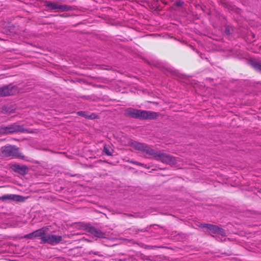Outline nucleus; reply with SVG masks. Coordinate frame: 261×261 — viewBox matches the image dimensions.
I'll return each mask as SVG.
<instances>
[{"mask_svg": "<svg viewBox=\"0 0 261 261\" xmlns=\"http://www.w3.org/2000/svg\"><path fill=\"white\" fill-rule=\"evenodd\" d=\"M132 146L136 149L142 151L148 155H151L156 160L167 164H171L174 162V159L171 155L155 152L153 149L145 144L134 141L132 143Z\"/></svg>", "mask_w": 261, "mask_h": 261, "instance_id": "obj_1", "label": "nucleus"}, {"mask_svg": "<svg viewBox=\"0 0 261 261\" xmlns=\"http://www.w3.org/2000/svg\"><path fill=\"white\" fill-rule=\"evenodd\" d=\"M126 114L132 118L137 119H153L158 116V113L154 112L133 108L127 109L126 110Z\"/></svg>", "mask_w": 261, "mask_h": 261, "instance_id": "obj_2", "label": "nucleus"}, {"mask_svg": "<svg viewBox=\"0 0 261 261\" xmlns=\"http://www.w3.org/2000/svg\"><path fill=\"white\" fill-rule=\"evenodd\" d=\"M200 227L207 230L209 233L219 234L222 236L225 235V231L222 228L213 224L201 223Z\"/></svg>", "mask_w": 261, "mask_h": 261, "instance_id": "obj_3", "label": "nucleus"}, {"mask_svg": "<svg viewBox=\"0 0 261 261\" xmlns=\"http://www.w3.org/2000/svg\"><path fill=\"white\" fill-rule=\"evenodd\" d=\"M3 154L8 157H15L21 158V156L18 152L17 148L13 146H8L2 147Z\"/></svg>", "mask_w": 261, "mask_h": 261, "instance_id": "obj_4", "label": "nucleus"}, {"mask_svg": "<svg viewBox=\"0 0 261 261\" xmlns=\"http://www.w3.org/2000/svg\"><path fill=\"white\" fill-rule=\"evenodd\" d=\"M43 243H47L51 245L59 244L62 240V238L60 236L48 234L46 233L45 237L43 238Z\"/></svg>", "mask_w": 261, "mask_h": 261, "instance_id": "obj_5", "label": "nucleus"}, {"mask_svg": "<svg viewBox=\"0 0 261 261\" xmlns=\"http://www.w3.org/2000/svg\"><path fill=\"white\" fill-rule=\"evenodd\" d=\"M22 128L21 126L16 124H13L7 126L0 127V133L10 134L15 132H21Z\"/></svg>", "mask_w": 261, "mask_h": 261, "instance_id": "obj_6", "label": "nucleus"}, {"mask_svg": "<svg viewBox=\"0 0 261 261\" xmlns=\"http://www.w3.org/2000/svg\"><path fill=\"white\" fill-rule=\"evenodd\" d=\"M7 200L20 202L23 201L25 200V198L21 196L15 194H6L0 197V200L5 201Z\"/></svg>", "mask_w": 261, "mask_h": 261, "instance_id": "obj_7", "label": "nucleus"}, {"mask_svg": "<svg viewBox=\"0 0 261 261\" xmlns=\"http://www.w3.org/2000/svg\"><path fill=\"white\" fill-rule=\"evenodd\" d=\"M47 6L53 10L59 9L61 11H67L70 10V7L66 5H59L55 3H50Z\"/></svg>", "mask_w": 261, "mask_h": 261, "instance_id": "obj_8", "label": "nucleus"}, {"mask_svg": "<svg viewBox=\"0 0 261 261\" xmlns=\"http://www.w3.org/2000/svg\"><path fill=\"white\" fill-rule=\"evenodd\" d=\"M48 230V228L47 227H44L34 231L33 232L35 238L39 237L41 240V242L43 243V238L45 237L46 233L47 232Z\"/></svg>", "mask_w": 261, "mask_h": 261, "instance_id": "obj_9", "label": "nucleus"}, {"mask_svg": "<svg viewBox=\"0 0 261 261\" xmlns=\"http://www.w3.org/2000/svg\"><path fill=\"white\" fill-rule=\"evenodd\" d=\"M12 87L9 86H4L0 88V96H6L13 94Z\"/></svg>", "mask_w": 261, "mask_h": 261, "instance_id": "obj_10", "label": "nucleus"}, {"mask_svg": "<svg viewBox=\"0 0 261 261\" xmlns=\"http://www.w3.org/2000/svg\"><path fill=\"white\" fill-rule=\"evenodd\" d=\"M88 231L90 234L96 237L102 238L103 236V234L100 230L93 227H89Z\"/></svg>", "mask_w": 261, "mask_h": 261, "instance_id": "obj_11", "label": "nucleus"}, {"mask_svg": "<svg viewBox=\"0 0 261 261\" xmlns=\"http://www.w3.org/2000/svg\"><path fill=\"white\" fill-rule=\"evenodd\" d=\"M77 114L79 116H82V117H84L85 118L91 119H94L96 117L95 114H91L90 115H88L87 113V112H86L85 111H79L77 112Z\"/></svg>", "mask_w": 261, "mask_h": 261, "instance_id": "obj_12", "label": "nucleus"}, {"mask_svg": "<svg viewBox=\"0 0 261 261\" xmlns=\"http://www.w3.org/2000/svg\"><path fill=\"white\" fill-rule=\"evenodd\" d=\"M13 169L16 171H23L25 167L24 166H21L18 164H15L13 166Z\"/></svg>", "mask_w": 261, "mask_h": 261, "instance_id": "obj_13", "label": "nucleus"}, {"mask_svg": "<svg viewBox=\"0 0 261 261\" xmlns=\"http://www.w3.org/2000/svg\"><path fill=\"white\" fill-rule=\"evenodd\" d=\"M254 68L261 72V63L260 62H256L253 65Z\"/></svg>", "mask_w": 261, "mask_h": 261, "instance_id": "obj_14", "label": "nucleus"}, {"mask_svg": "<svg viewBox=\"0 0 261 261\" xmlns=\"http://www.w3.org/2000/svg\"><path fill=\"white\" fill-rule=\"evenodd\" d=\"M23 238L28 239H33L35 238V237L34 236L33 232H32L25 235Z\"/></svg>", "mask_w": 261, "mask_h": 261, "instance_id": "obj_15", "label": "nucleus"}, {"mask_svg": "<svg viewBox=\"0 0 261 261\" xmlns=\"http://www.w3.org/2000/svg\"><path fill=\"white\" fill-rule=\"evenodd\" d=\"M103 152L106 154L108 155H111L112 154L111 151L106 146H105L103 148Z\"/></svg>", "mask_w": 261, "mask_h": 261, "instance_id": "obj_16", "label": "nucleus"}, {"mask_svg": "<svg viewBox=\"0 0 261 261\" xmlns=\"http://www.w3.org/2000/svg\"><path fill=\"white\" fill-rule=\"evenodd\" d=\"M182 3H183V2L181 1H178V2H176V5L178 6H181Z\"/></svg>", "mask_w": 261, "mask_h": 261, "instance_id": "obj_17", "label": "nucleus"}, {"mask_svg": "<svg viewBox=\"0 0 261 261\" xmlns=\"http://www.w3.org/2000/svg\"><path fill=\"white\" fill-rule=\"evenodd\" d=\"M93 253L95 255H97L98 256H101V255L99 254V252H93Z\"/></svg>", "mask_w": 261, "mask_h": 261, "instance_id": "obj_18", "label": "nucleus"}]
</instances>
